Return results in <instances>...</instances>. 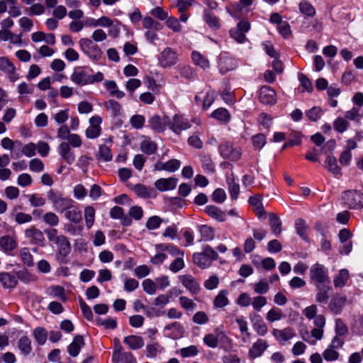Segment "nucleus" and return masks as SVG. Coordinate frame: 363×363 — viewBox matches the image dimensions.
Masks as SVG:
<instances>
[{"label":"nucleus","instance_id":"obj_1","mask_svg":"<svg viewBox=\"0 0 363 363\" xmlns=\"http://www.w3.org/2000/svg\"><path fill=\"white\" fill-rule=\"evenodd\" d=\"M217 252L209 245L203 247L202 252H196L193 255V262L200 268L206 269L211 266L213 260L218 259Z\"/></svg>","mask_w":363,"mask_h":363},{"label":"nucleus","instance_id":"obj_2","mask_svg":"<svg viewBox=\"0 0 363 363\" xmlns=\"http://www.w3.org/2000/svg\"><path fill=\"white\" fill-rule=\"evenodd\" d=\"M310 279L311 283L315 286L320 285H329L330 279L326 268L318 263L311 266L310 269Z\"/></svg>","mask_w":363,"mask_h":363},{"label":"nucleus","instance_id":"obj_3","mask_svg":"<svg viewBox=\"0 0 363 363\" xmlns=\"http://www.w3.org/2000/svg\"><path fill=\"white\" fill-rule=\"evenodd\" d=\"M48 199L52 204V206L57 212H65L72 203L74 201L69 198L62 196L58 191L50 189L47 193Z\"/></svg>","mask_w":363,"mask_h":363},{"label":"nucleus","instance_id":"obj_4","mask_svg":"<svg viewBox=\"0 0 363 363\" xmlns=\"http://www.w3.org/2000/svg\"><path fill=\"white\" fill-rule=\"evenodd\" d=\"M344 203L352 209L363 208V194L356 190L345 191L342 196Z\"/></svg>","mask_w":363,"mask_h":363},{"label":"nucleus","instance_id":"obj_5","mask_svg":"<svg viewBox=\"0 0 363 363\" xmlns=\"http://www.w3.org/2000/svg\"><path fill=\"white\" fill-rule=\"evenodd\" d=\"M79 45L81 50L87 55L91 59L97 61L102 55V52L99 47L94 43V42L89 38H82L79 41Z\"/></svg>","mask_w":363,"mask_h":363},{"label":"nucleus","instance_id":"obj_6","mask_svg":"<svg viewBox=\"0 0 363 363\" xmlns=\"http://www.w3.org/2000/svg\"><path fill=\"white\" fill-rule=\"evenodd\" d=\"M158 61L162 67H171L177 63L178 55L171 48H166L160 52Z\"/></svg>","mask_w":363,"mask_h":363},{"label":"nucleus","instance_id":"obj_7","mask_svg":"<svg viewBox=\"0 0 363 363\" xmlns=\"http://www.w3.org/2000/svg\"><path fill=\"white\" fill-rule=\"evenodd\" d=\"M218 151L222 157L232 161H238L241 157V151L234 147L230 143L223 142L218 146Z\"/></svg>","mask_w":363,"mask_h":363},{"label":"nucleus","instance_id":"obj_8","mask_svg":"<svg viewBox=\"0 0 363 363\" xmlns=\"http://www.w3.org/2000/svg\"><path fill=\"white\" fill-rule=\"evenodd\" d=\"M182 285L191 294H197L201 290L200 285L196 279L191 274H184L179 277Z\"/></svg>","mask_w":363,"mask_h":363},{"label":"nucleus","instance_id":"obj_9","mask_svg":"<svg viewBox=\"0 0 363 363\" xmlns=\"http://www.w3.org/2000/svg\"><path fill=\"white\" fill-rule=\"evenodd\" d=\"M148 123L151 128L160 133L163 132L167 126L169 127V118L167 116L160 117L158 115H154L149 119Z\"/></svg>","mask_w":363,"mask_h":363},{"label":"nucleus","instance_id":"obj_10","mask_svg":"<svg viewBox=\"0 0 363 363\" xmlns=\"http://www.w3.org/2000/svg\"><path fill=\"white\" fill-rule=\"evenodd\" d=\"M191 127L189 121L182 116L175 115L172 121L169 119V128L177 134Z\"/></svg>","mask_w":363,"mask_h":363},{"label":"nucleus","instance_id":"obj_11","mask_svg":"<svg viewBox=\"0 0 363 363\" xmlns=\"http://www.w3.org/2000/svg\"><path fill=\"white\" fill-rule=\"evenodd\" d=\"M101 121V118L98 116H92L89 119L90 125L86 130V136L88 138L94 139L99 136L101 130L100 127Z\"/></svg>","mask_w":363,"mask_h":363},{"label":"nucleus","instance_id":"obj_12","mask_svg":"<svg viewBox=\"0 0 363 363\" xmlns=\"http://www.w3.org/2000/svg\"><path fill=\"white\" fill-rule=\"evenodd\" d=\"M25 235L32 243L43 245L45 241L43 233L35 226L27 228L25 230Z\"/></svg>","mask_w":363,"mask_h":363},{"label":"nucleus","instance_id":"obj_13","mask_svg":"<svg viewBox=\"0 0 363 363\" xmlns=\"http://www.w3.org/2000/svg\"><path fill=\"white\" fill-rule=\"evenodd\" d=\"M275 91L269 86H262L259 90V99L264 104H274L276 102Z\"/></svg>","mask_w":363,"mask_h":363},{"label":"nucleus","instance_id":"obj_14","mask_svg":"<svg viewBox=\"0 0 363 363\" xmlns=\"http://www.w3.org/2000/svg\"><path fill=\"white\" fill-rule=\"evenodd\" d=\"M58 149L60 155L67 163L72 164L74 162L75 155L69 143L65 142L60 143Z\"/></svg>","mask_w":363,"mask_h":363},{"label":"nucleus","instance_id":"obj_15","mask_svg":"<svg viewBox=\"0 0 363 363\" xmlns=\"http://www.w3.org/2000/svg\"><path fill=\"white\" fill-rule=\"evenodd\" d=\"M272 334L281 344L296 336L294 330L291 328H286L281 330L274 329Z\"/></svg>","mask_w":363,"mask_h":363},{"label":"nucleus","instance_id":"obj_16","mask_svg":"<svg viewBox=\"0 0 363 363\" xmlns=\"http://www.w3.org/2000/svg\"><path fill=\"white\" fill-rule=\"evenodd\" d=\"M216 334H207L203 337L204 343L211 348L218 346L219 340L225 337L224 333L219 329L215 330Z\"/></svg>","mask_w":363,"mask_h":363},{"label":"nucleus","instance_id":"obj_17","mask_svg":"<svg viewBox=\"0 0 363 363\" xmlns=\"http://www.w3.org/2000/svg\"><path fill=\"white\" fill-rule=\"evenodd\" d=\"M177 184V179L174 177L168 179H159L155 182V188L160 191H169L174 189Z\"/></svg>","mask_w":363,"mask_h":363},{"label":"nucleus","instance_id":"obj_18","mask_svg":"<svg viewBox=\"0 0 363 363\" xmlns=\"http://www.w3.org/2000/svg\"><path fill=\"white\" fill-rule=\"evenodd\" d=\"M218 67L222 73L235 69L238 67L235 59L229 56H222L220 58Z\"/></svg>","mask_w":363,"mask_h":363},{"label":"nucleus","instance_id":"obj_19","mask_svg":"<svg viewBox=\"0 0 363 363\" xmlns=\"http://www.w3.org/2000/svg\"><path fill=\"white\" fill-rule=\"evenodd\" d=\"M204 211L209 217L219 222H223L226 219L225 213L216 206H206L205 207Z\"/></svg>","mask_w":363,"mask_h":363},{"label":"nucleus","instance_id":"obj_20","mask_svg":"<svg viewBox=\"0 0 363 363\" xmlns=\"http://www.w3.org/2000/svg\"><path fill=\"white\" fill-rule=\"evenodd\" d=\"M84 345V340L82 335H76L73 341L71 342V344L68 346V353L70 356L75 357H77L80 350L81 348Z\"/></svg>","mask_w":363,"mask_h":363},{"label":"nucleus","instance_id":"obj_21","mask_svg":"<svg viewBox=\"0 0 363 363\" xmlns=\"http://www.w3.org/2000/svg\"><path fill=\"white\" fill-rule=\"evenodd\" d=\"M65 217L74 223H79L82 219L81 211L74 203L65 211Z\"/></svg>","mask_w":363,"mask_h":363},{"label":"nucleus","instance_id":"obj_22","mask_svg":"<svg viewBox=\"0 0 363 363\" xmlns=\"http://www.w3.org/2000/svg\"><path fill=\"white\" fill-rule=\"evenodd\" d=\"M346 296L342 295H337L333 298L329 304L330 310L337 314L342 311L343 306L346 303Z\"/></svg>","mask_w":363,"mask_h":363},{"label":"nucleus","instance_id":"obj_23","mask_svg":"<svg viewBox=\"0 0 363 363\" xmlns=\"http://www.w3.org/2000/svg\"><path fill=\"white\" fill-rule=\"evenodd\" d=\"M268 344L263 340H258L249 350V355L251 358H256L262 354L264 351L267 348Z\"/></svg>","mask_w":363,"mask_h":363},{"label":"nucleus","instance_id":"obj_24","mask_svg":"<svg viewBox=\"0 0 363 363\" xmlns=\"http://www.w3.org/2000/svg\"><path fill=\"white\" fill-rule=\"evenodd\" d=\"M317 294L315 295V301L320 303H327L330 296L329 292L331 290V286L329 285L317 286Z\"/></svg>","mask_w":363,"mask_h":363},{"label":"nucleus","instance_id":"obj_25","mask_svg":"<svg viewBox=\"0 0 363 363\" xmlns=\"http://www.w3.org/2000/svg\"><path fill=\"white\" fill-rule=\"evenodd\" d=\"M55 243L57 245L59 253L62 257H66L70 252L71 245L65 236L59 235Z\"/></svg>","mask_w":363,"mask_h":363},{"label":"nucleus","instance_id":"obj_26","mask_svg":"<svg viewBox=\"0 0 363 363\" xmlns=\"http://www.w3.org/2000/svg\"><path fill=\"white\" fill-rule=\"evenodd\" d=\"M124 342L128 345L131 350H138L144 346L143 339L138 335H129L124 338Z\"/></svg>","mask_w":363,"mask_h":363},{"label":"nucleus","instance_id":"obj_27","mask_svg":"<svg viewBox=\"0 0 363 363\" xmlns=\"http://www.w3.org/2000/svg\"><path fill=\"white\" fill-rule=\"evenodd\" d=\"M0 281L6 289L14 288L18 283L15 276L6 272L0 273Z\"/></svg>","mask_w":363,"mask_h":363},{"label":"nucleus","instance_id":"obj_28","mask_svg":"<svg viewBox=\"0 0 363 363\" xmlns=\"http://www.w3.org/2000/svg\"><path fill=\"white\" fill-rule=\"evenodd\" d=\"M211 117L225 124L230 121L231 116L226 108H218L212 112Z\"/></svg>","mask_w":363,"mask_h":363},{"label":"nucleus","instance_id":"obj_29","mask_svg":"<svg viewBox=\"0 0 363 363\" xmlns=\"http://www.w3.org/2000/svg\"><path fill=\"white\" fill-rule=\"evenodd\" d=\"M269 225L272 233L278 236L281 233V221L280 218L274 213L269 214Z\"/></svg>","mask_w":363,"mask_h":363},{"label":"nucleus","instance_id":"obj_30","mask_svg":"<svg viewBox=\"0 0 363 363\" xmlns=\"http://www.w3.org/2000/svg\"><path fill=\"white\" fill-rule=\"evenodd\" d=\"M18 348L25 356L30 354L32 352L31 340L27 336H22L18 342Z\"/></svg>","mask_w":363,"mask_h":363},{"label":"nucleus","instance_id":"obj_31","mask_svg":"<svg viewBox=\"0 0 363 363\" xmlns=\"http://www.w3.org/2000/svg\"><path fill=\"white\" fill-rule=\"evenodd\" d=\"M71 79L75 84L84 86L90 84L89 75L83 71H74L71 76Z\"/></svg>","mask_w":363,"mask_h":363},{"label":"nucleus","instance_id":"obj_32","mask_svg":"<svg viewBox=\"0 0 363 363\" xmlns=\"http://www.w3.org/2000/svg\"><path fill=\"white\" fill-rule=\"evenodd\" d=\"M325 168L333 174L340 175L341 169L337 165V160L334 156L329 155L325 160Z\"/></svg>","mask_w":363,"mask_h":363},{"label":"nucleus","instance_id":"obj_33","mask_svg":"<svg viewBox=\"0 0 363 363\" xmlns=\"http://www.w3.org/2000/svg\"><path fill=\"white\" fill-rule=\"evenodd\" d=\"M226 181L228 185V190L230 194V197L233 199H237L240 193V186L238 184L235 182L233 173L227 177Z\"/></svg>","mask_w":363,"mask_h":363},{"label":"nucleus","instance_id":"obj_34","mask_svg":"<svg viewBox=\"0 0 363 363\" xmlns=\"http://www.w3.org/2000/svg\"><path fill=\"white\" fill-rule=\"evenodd\" d=\"M191 58L195 65L199 66L203 69H208L210 67V63L208 59L197 51L192 52Z\"/></svg>","mask_w":363,"mask_h":363},{"label":"nucleus","instance_id":"obj_35","mask_svg":"<svg viewBox=\"0 0 363 363\" xmlns=\"http://www.w3.org/2000/svg\"><path fill=\"white\" fill-rule=\"evenodd\" d=\"M47 293L52 297L59 298L62 301H67L65 289L60 286H52L47 290Z\"/></svg>","mask_w":363,"mask_h":363},{"label":"nucleus","instance_id":"obj_36","mask_svg":"<svg viewBox=\"0 0 363 363\" xmlns=\"http://www.w3.org/2000/svg\"><path fill=\"white\" fill-rule=\"evenodd\" d=\"M164 330H172V335L174 339L181 337L184 333V329L183 326L179 323L177 322H174L166 325L164 327Z\"/></svg>","mask_w":363,"mask_h":363},{"label":"nucleus","instance_id":"obj_37","mask_svg":"<svg viewBox=\"0 0 363 363\" xmlns=\"http://www.w3.org/2000/svg\"><path fill=\"white\" fill-rule=\"evenodd\" d=\"M143 26L145 29L152 30L154 31L160 30L162 28V25L155 21L150 16H145L143 20Z\"/></svg>","mask_w":363,"mask_h":363},{"label":"nucleus","instance_id":"obj_38","mask_svg":"<svg viewBox=\"0 0 363 363\" xmlns=\"http://www.w3.org/2000/svg\"><path fill=\"white\" fill-rule=\"evenodd\" d=\"M349 278V273L347 269H341L338 274L334 278V286L336 288L343 287Z\"/></svg>","mask_w":363,"mask_h":363},{"label":"nucleus","instance_id":"obj_39","mask_svg":"<svg viewBox=\"0 0 363 363\" xmlns=\"http://www.w3.org/2000/svg\"><path fill=\"white\" fill-rule=\"evenodd\" d=\"M0 246L5 251H11L16 247L15 240L9 236H3L0 238Z\"/></svg>","mask_w":363,"mask_h":363},{"label":"nucleus","instance_id":"obj_40","mask_svg":"<svg viewBox=\"0 0 363 363\" xmlns=\"http://www.w3.org/2000/svg\"><path fill=\"white\" fill-rule=\"evenodd\" d=\"M34 91V85L28 84L25 82H21L18 86V92L20 95V99H23L28 95L33 94Z\"/></svg>","mask_w":363,"mask_h":363},{"label":"nucleus","instance_id":"obj_41","mask_svg":"<svg viewBox=\"0 0 363 363\" xmlns=\"http://www.w3.org/2000/svg\"><path fill=\"white\" fill-rule=\"evenodd\" d=\"M105 108L114 116H119L121 114V106L115 100L111 99L104 104Z\"/></svg>","mask_w":363,"mask_h":363},{"label":"nucleus","instance_id":"obj_42","mask_svg":"<svg viewBox=\"0 0 363 363\" xmlns=\"http://www.w3.org/2000/svg\"><path fill=\"white\" fill-rule=\"evenodd\" d=\"M227 291L221 290L216 296L213 304L216 308H223L228 304V299L227 298Z\"/></svg>","mask_w":363,"mask_h":363},{"label":"nucleus","instance_id":"obj_43","mask_svg":"<svg viewBox=\"0 0 363 363\" xmlns=\"http://www.w3.org/2000/svg\"><path fill=\"white\" fill-rule=\"evenodd\" d=\"M105 86L109 91L111 95L118 99H121L125 96L124 92L117 88V85L114 81H106Z\"/></svg>","mask_w":363,"mask_h":363},{"label":"nucleus","instance_id":"obj_44","mask_svg":"<svg viewBox=\"0 0 363 363\" xmlns=\"http://www.w3.org/2000/svg\"><path fill=\"white\" fill-rule=\"evenodd\" d=\"M140 149L143 152L147 155H152L155 153L157 150V146L155 143L145 140L141 143Z\"/></svg>","mask_w":363,"mask_h":363},{"label":"nucleus","instance_id":"obj_45","mask_svg":"<svg viewBox=\"0 0 363 363\" xmlns=\"http://www.w3.org/2000/svg\"><path fill=\"white\" fill-rule=\"evenodd\" d=\"M43 220L47 225L55 227L59 224L60 218L53 212H47L43 216Z\"/></svg>","mask_w":363,"mask_h":363},{"label":"nucleus","instance_id":"obj_46","mask_svg":"<svg viewBox=\"0 0 363 363\" xmlns=\"http://www.w3.org/2000/svg\"><path fill=\"white\" fill-rule=\"evenodd\" d=\"M33 335L36 342L42 345H44L47 340L48 334L46 330L43 328H36L33 330Z\"/></svg>","mask_w":363,"mask_h":363},{"label":"nucleus","instance_id":"obj_47","mask_svg":"<svg viewBox=\"0 0 363 363\" xmlns=\"http://www.w3.org/2000/svg\"><path fill=\"white\" fill-rule=\"evenodd\" d=\"M199 233L201 240L208 241L211 240L214 237L213 230L211 226L203 225L199 227Z\"/></svg>","mask_w":363,"mask_h":363},{"label":"nucleus","instance_id":"obj_48","mask_svg":"<svg viewBox=\"0 0 363 363\" xmlns=\"http://www.w3.org/2000/svg\"><path fill=\"white\" fill-rule=\"evenodd\" d=\"M299 10L301 13L312 17L315 14L313 6L306 1H302L299 4Z\"/></svg>","mask_w":363,"mask_h":363},{"label":"nucleus","instance_id":"obj_49","mask_svg":"<svg viewBox=\"0 0 363 363\" xmlns=\"http://www.w3.org/2000/svg\"><path fill=\"white\" fill-rule=\"evenodd\" d=\"M95 218V210L91 206H86L84 209V218L86 225L88 228H90L94 223Z\"/></svg>","mask_w":363,"mask_h":363},{"label":"nucleus","instance_id":"obj_50","mask_svg":"<svg viewBox=\"0 0 363 363\" xmlns=\"http://www.w3.org/2000/svg\"><path fill=\"white\" fill-rule=\"evenodd\" d=\"M348 127V121L342 117L337 118L333 122V128L338 133H344Z\"/></svg>","mask_w":363,"mask_h":363},{"label":"nucleus","instance_id":"obj_51","mask_svg":"<svg viewBox=\"0 0 363 363\" xmlns=\"http://www.w3.org/2000/svg\"><path fill=\"white\" fill-rule=\"evenodd\" d=\"M0 69L5 73H12L16 68L13 64L6 57H0Z\"/></svg>","mask_w":363,"mask_h":363},{"label":"nucleus","instance_id":"obj_52","mask_svg":"<svg viewBox=\"0 0 363 363\" xmlns=\"http://www.w3.org/2000/svg\"><path fill=\"white\" fill-rule=\"evenodd\" d=\"M1 145L2 147L5 150H9L11 151L13 150L15 146L18 147L19 148L21 147L22 143L18 141H13L9 138H4L1 141Z\"/></svg>","mask_w":363,"mask_h":363},{"label":"nucleus","instance_id":"obj_53","mask_svg":"<svg viewBox=\"0 0 363 363\" xmlns=\"http://www.w3.org/2000/svg\"><path fill=\"white\" fill-rule=\"evenodd\" d=\"M98 159H101L106 162L111 160L112 154L111 152L110 148L108 146L105 145H101L99 146Z\"/></svg>","mask_w":363,"mask_h":363},{"label":"nucleus","instance_id":"obj_54","mask_svg":"<svg viewBox=\"0 0 363 363\" xmlns=\"http://www.w3.org/2000/svg\"><path fill=\"white\" fill-rule=\"evenodd\" d=\"M283 317V314L280 309L277 308H273L270 309L266 315V318L269 322H274L277 320H279Z\"/></svg>","mask_w":363,"mask_h":363},{"label":"nucleus","instance_id":"obj_55","mask_svg":"<svg viewBox=\"0 0 363 363\" xmlns=\"http://www.w3.org/2000/svg\"><path fill=\"white\" fill-rule=\"evenodd\" d=\"M198 353L199 350L195 345L183 347L179 350V354L184 358L196 356Z\"/></svg>","mask_w":363,"mask_h":363},{"label":"nucleus","instance_id":"obj_56","mask_svg":"<svg viewBox=\"0 0 363 363\" xmlns=\"http://www.w3.org/2000/svg\"><path fill=\"white\" fill-rule=\"evenodd\" d=\"M143 290L148 294L152 295L156 292L157 285L155 281L150 279H145L142 284Z\"/></svg>","mask_w":363,"mask_h":363},{"label":"nucleus","instance_id":"obj_57","mask_svg":"<svg viewBox=\"0 0 363 363\" xmlns=\"http://www.w3.org/2000/svg\"><path fill=\"white\" fill-rule=\"evenodd\" d=\"M253 328L259 336H264L267 333V326L264 321L259 318L253 324Z\"/></svg>","mask_w":363,"mask_h":363},{"label":"nucleus","instance_id":"obj_58","mask_svg":"<svg viewBox=\"0 0 363 363\" xmlns=\"http://www.w3.org/2000/svg\"><path fill=\"white\" fill-rule=\"evenodd\" d=\"M204 19L206 23L213 28L219 27L218 19L210 11H205Z\"/></svg>","mask_w":363,"mask_h":363},{"label":"nucleus","instance_id":"obj_59","mask_svg":"<svg viewBox=\"0 0 363 363\" xmlns=\"http://www.w3.org/2000/svg\"><path fill=\"white\" fill-rule=\"evenodd\" d=\"M254 290L258 294H264L269 291V286L265 279H261L254 285Z\"/></svg>","mask_w":363,"mask_h":363},{"label":"nucleus","instance_id":"obj_60","mask_svg":"<svg viewBox=\"0 0 363 363\" xmlns=\"http://www.w3.org/2000/svg\"><path fill=\"white\" fill-rule=\"evenodd\" d=\"M267 298L262 296H257L252 298L251 303L256 311H260L262 307L267 304Z\"/></svg>","mask_w":363,"mask_h":363},{"label":"nucleus","instance_id":"obj_61","mask_svg":"<svg viewBox=\"0 0 363 363\" xmlns=\"http://www.w3.org/2000/svg\"><path fill=\"white\" fill-rule=\"evenodd\" d=\"M183 257L184 256H179L176 257L175 259L170 264L169 269L172 272L177 273L184 267Z\"/></svg>","mask_w":363,"mask_h":363},{"label":"nucleus","instance_id":"obj_62","mask_svg":"<svg viewBox=\"0 0 363 363\" xmlns=\"http://www.w3.org/2000/svg\"><path fill=\"white\" fill-rule=\"evenodd\" d=\"M134 192L140 197L147 198L150 197V193L149 189L144 185L138 184L133 187Z\"/></svg>","mask_w":363,"mask_h":363},{"label":"nucleus","instance_id":"obj_63","mask_svg":"<svg viewBox=\"0 0 363 363\" xmlns=\"http://www.w3.org/2000/svg\"><path fill=\"white\" fill-rule=\"evenodd\" d=\"M20 255L23 262L28 267L33 265V256L28 248H23L20 252Z\"/></svg>","mask_w":363,"mask_h":363},{"label":"nucleus","instance_id":"obj_64","mask_svg":"<svg viewBox=\"0 0 363 363\" xmlns=\"http://www.w3.org/2000/svg\"><path fill=\"white\" fill-rule=\"evenodd\" d=\"M324 359L327 361H335L339 357L338 352L335 348L329 346L323 353Z\"/></svg>","mask_w":363,"mask_h":363}]
</instances>
